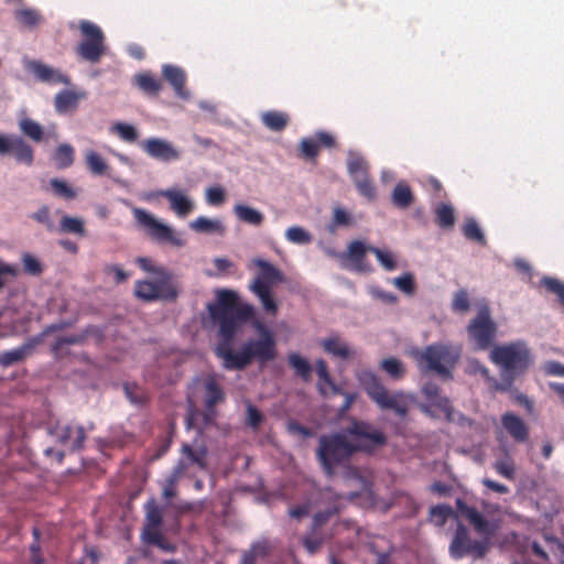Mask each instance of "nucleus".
<instances>
[{
    "mask_svg": "<svg viewBox=\"0 0 564 564\" xmlns=\"http://www.w3.org/2000/svg\"><path fill=\"white\" fill-rule=\"evenodd\" d=\"M15 20L28 29H32L42 22V15L36 9L25 8L14 12Z\"/></svg>",
    "mask_w": 564,
    "mask_h": 564,
    "instance_id": "obj_42",
    "label": "nucleus"
},
{
    "mask_svg": "<svg viewBox=\"0 0 564 564\" xmlns=\"http://www.w3.org/2000/svg\"><path fill=\"white\" fill-rule=\"evenodd\" d=\"M52 159L57 169H67L74 163L75 150L68 143L61 144L56 148Z\"/></svg>",
    "mask_w": 564,
    "mask_h": 564,
    "instance_id": "obj_40",
    "label": "nucleus"
},
{
    "mask_svg": "<svg viewBox=\"0 0 564 564\" xmlns=\"http://www.w3.org/2000/svg\"><path fill=\"white\" fill-rule=\"evenodd\" d=\"M392 204L401 209L410 207L414 200L410 186L405 183H398L391 195Z\"/></svg>",
    "mask_w": 564,
    "mask_h": 564,
    "instance_id": "obj_37",
    "label": "nucleus"
},
{
    "mask_svg": "<svg viewBox=\"0 0 564 564\" xmlns=\"http://www.w3.org/2000/svg\"><path fill=\"white\" fill-rule=\"evenodd\" d=\"M162 76L172 86L175 95L184 100L189 99L191 93L186 89V73L183 68L165 64L162 67Z\"/></svg>",
    "mask_w": 564,
    "mask_h": 564,
    "instance_id": "obj_22",
    "label": "nucleus"
},
{
    "mask_svg": "<svg viewBox=\"0 0 564 564\" xmlns=\"http://www.w3.org/2000/svg\"><path fill=\"white\" fill-rule=\"evenodd\" d=\"M22 263L24 272L30 275H40L43 272L42 263L31 253H23Z\"/></svg>",
    "mask_w": 564,
    "mask_h": 564,
    "instance_id": "obj_58",
    "label": "nucleus"
},
{
    "mask_svg": "<svg viewBox=\"0 0 564 564\" xmlns=\"http://www.w3.org/2000/svg\"><path fill=\"white\" fill-rule=\"evenodd\" d=\"M436 223L443 229H451L455 224V213L451 205L441 204L435 209Z\"/></svg>",
    "mask_w": 564,
    "mask_h": 564,
    "instance_id": "obj_48",
    "label": "nucleus"
},
{
    "mask_svg": "<svg viewBox=\"0 0 564 564\" xmlns=\"http://www.w3.org/2000/svg\"><path fill=\"white\" fill-rule=\"evenodd\" d=\"M134 295L145 302L156 300L174 301L178 295V290L173 281V275L164 274L155 278L154 281H137Z\"/></svg>",
    "mask_w": 564,
    "mask_h": 564,
    "instance_id": "obj_10",
    "label": "nucleus"
},
{
    "mask_svg": "<svg viewBox=\"0 0 564 564\" xmlns=\"http://www.w3.org/2000/svg\"><path fill=\"white\" fill-rule=\"evenodd\" d=\"M494 469L501 477L513 481L516 479V464L513 458L507 454L503 458L494 463Z\"/></svg>",
    "mask_w": 564,
    "mask_h": 564,
    "instance_id": "obj_47",
    "label": "nucleus"
},
{
    "mask_svg": "<svg viewBox=\"0 0 564 564\" xmlns=\"http://www.w3.org/2000/svg\"><path fill=\"white\" fill-rule=\"evenodd\" d=\"M454 516V511L451 506L437 505L430 509V521L436 527H443L447 519Z\"/></svg>",
    "mask_w": 564,
    "mask_h": 564,
    "instance_id": "obj_49",
    "label": "nucleus"
},
{
    "mask_svg": "<svg viewBox=\"0 0 564 564\" xmlns=\"http://www.w3.org/2000/svg\"><path fill=\"white\" fill-rule=\"evenodd\" d=\"M463 235L466 239L475 241L481 246L487 243L486 237L480 229L479 225L474 218L466 219L462 228Z\"/></svg>",
    "mask_w": 564,
    "mask_h": 564,
    "instance_id": "obj_46",
    "label": "nucleus"
},
{
    "mask_svg": "<svg viewBox=\"0 0 564 564\" xmlns=\"http://www.w3.org/2000/svg\"><path fill=\"white\" fill-rule=\"evenodd\" d=\"M137 263L139 267L144 270L145 272L152 273L155 276L164 275V274H171L167 270H165L163 267H155L152 264V261L148 258H138Z\"/></svg>",
    "mask_w": 564,
    "mask_h": 564,
    "instance_id": "obj_62",
    "label": "nucleus"
},
{
    "mask_svg": "<svg viewBox=\"0 0 564 564\" xmlns=\"http://www.w3.org/2000/svg\"><path fill=\"white\" fill-rule=\"evenodd\" d=\"M358 380L368 397L381 409L391 410L400 419H404L409 412V395L403 391L390 392L378 376L369 370L358 375Z\"/></svg>",
    "mask_w": 564,
    "mask_h": 564,
    "instance_id": "obj_3",
    "label": "nucleus"
},
{
    "mask_svg": "<svg viewBox=\"0 0 564 564\" xmlns=\"http://www.w3.org/2000/svg\"><path fill=\"white\" fill-rule=\"evenodd\" d=\"M31 70L41 82L50 84H70V79L67 75L41 62H32Z\"/></svg>",
    "mask_w": 564,
    "mask_h": 564,
    "instance_id": "obj_25",
    "label": "nucleus"
},
{
    "mask_svg": "<svg viewBox=\"0 0 564 564\" xmlns=\"http://www.w3.org/2000/svg\"><path fill=\"white\" fill-rule=\"evenodd\" d=\"M111 132L116 133L122 141L133 143L138 140L139 133L137 129L126 122H116L111 127Z\"/></svg>",
    "mask_w": 564,
    "mask_h": 564,
    "instance_id": "obj_50",
    "label": "nucleus"
},
{
    "mask_svg": "<svg viewBox=\"0 0 564 564\" xmlns=\"http://www.w3.org/2000/svg\"><path fill=\"white\" fill-rule=\"evenodd\" d=\"M20 131L34 142H42L45 138L43 127L30 118H23L19 121Z\"/></svg>",
    "mask_w": 564,
    "mask_h": 564,
    "instance_id": "obj_39",
    "label": "nucleus"
},
{
    "mask_svg": "<svg viewBox=\"0 0 564 564\" xmlns=\"http://www.w3.org/2000/svg\"><path fill=\"white\" fill-rule=\"evenodd\" d=\"M133 82L141 91L150 97H156L162 89L161 80L149 72L137 74Z\"/></svg>",
    "mask_w": 564,
    "mask_h": 564,
    "instance_id": "obj_32",
    "label": "nucleus"
},
{
    "mask_svg": "<svg viewBox=\"0 0 564 564\" xmlns=\"http://www.w3.org/2000/svg\"><path fill=\"white\" fill-rule=\"evenodd\" d=\"M31 218L35 221L43 224L46 226L47 230L52 231L54 229L53 221L50 216V208L46 205L40 207L35 213L31 215Z\"/></svg>",
    "mask_w": 564,
    "mask_h": 564,
    "instance_id": "obj_60",
    "label": "nucleus"
},
{
    "mask_svg": "<svg viewBox=\"0 0 564 564\" xmlns=\"http://www.w3.org/2000/svg\"><path fill=\"white\" fill-rule=\"evenodd\" d=\"M490 359L511 379L524 373L532 362L530 349L522 341L495 346Z\"/></svg>",
    "mask_w": 564,
    "mask_h": 564,
    "instance_id": "obj_5",
    "label": "nucleus"
},
{
    "mask_svg": "<svg viewBox=\"0 0 564 564\" xmlns=\"http://www.w3.org/2000/svg\"><path fill=\"white\" fill-rule=\"evenodd\" d=\"M466 332L475 350L484 351L492 347L497 337L498 325L491 317V310L487 303L479 305L478 312L470 319Z\"/></svg>",
    "mask_w": 564,
    "mask_h": 564,
    "instance_id": "obj_6",
    "label": "nucleus"
},
{
    "mask_svg": "<svg viewBox=\"0 0 564 564\" xmlns=\"http://www.w3.org/2000/svg\"><path fill=\"white\" fill-rule=\"evenodd\" d=\"M501 425L507 434L516 443H525L529 441L530 430L528 424L516 413L506 412L500 417Z\"/></svg>",
    "mask_w": 564,
    "mask_h": 564,
    "instance_id": "obj_20",
    "label": "nucleus"
},
{
    "mask_svg": "<svg viewBox=\"0 0 564 564\" xmlns=\"http://www.w3.org/2000/svg\"><path fill=\"white\" fill-rule=\"evenodd\" d=\"M470 307L469 296L466 290H458L453 297L452 308L455 312L466 313Z\"/></svg>",
    "mask_w": 564,
    "mask_h": 564,
    "instance_id": "obj_59",
    "label": "nucleus"
},
{
    "mask_svg": "<svg viewBox=\"0 0 564 564\" xmlns=\"http://www.w3.org/2000/svg\"><path fill=\"white\" fill-rule=\"evenodd\" d=\"M419 409L426 416L432 419H438L440 413L444 414L446 422L464 424L465 422L470 423V420L462 413H456L451 400L445 395H438L432 398L424 403L419 405Z\"/></svg>",
    "mask_w": 564,
    "mask_h": 564,
    "instance_id": "obj_15",
    "label": "nucleus"
},
{
    "mask_svg": "<svg viewBox=\"0 0 564 564\" xmlns=\"http://www.w3.org/2000/svg\"><path fill=\"white\" fill-rule=\"evenodd\" d=\"M58 230L62 234H73L79 237H85L87 235L84 219L68 215H64L61 218Z\"/></svg>",
    "mask_w": 564,
    "mask_h": 564,
    "instance_id": "obj_38",
    "label": "nucleus"
},
{
    "mask_svg": "<svg viewBox=\"0 0 564 564\" xmlns=\"http://www.w3.org/2000/svg\"><path fill=\"white\" fill-rule=\"evenodd\" d=\"M90 335L101 338L102 332L100 328H98L96 326H89L82 334H73L69 336L59 337L56 341V347H62L64 345L83 344L85 341V339Z\"/></svg>",
    "mask_w": 564,
    "mask_h": 564,
    "instance_id": "obj_41",
    "label": "nucleus"
},
{
    "mask_svg": "<svg viewBox=\"0 0 564 564\" xmlns=\"http://www.w3.org/2000/svg\"><path fill=\"white\" fill-rule=\"evenodd\" d=\"M254 263L260 269V272L253 281H260L262 284L269 286L283 282V273L270 262L257 259Z\"/></svg>",
    "mask_w": 564,
    "mask_h": 564,
    "instance_id": "obj_29",
    "label": "nucleus"
},
{
    "mask_svg": "<svg viewBox=\"0 0 564 564\" xmlns=\"http://www.w3.org/2000/svg\"><path fill=\"white\" fill-rule=\"evenodd\" d=\"M191 465L192 464L183 455H181L170 476L181 480L184 476H186Z\"/></svg>",
    "mask_w": 564,
    "mask_h": 564,
    "instance_id": "obj_64",
    "label": "nucleus"
},
{
    "mask_svg": "<svg viewBox=\"0 0 564 564\" xmlns=\"http://www.w3.org/2000/svg\"><path fill=\"white\" fill-rule=\"evenodd\" d=\"M397 503L404 508L403 516L406 518L415 517L421 509V505L409 494L399 495Z\"/></svg>",
    "mask_w": 564,
    "mask_h": 564,
    "instance_id": "obj_53",
    "label": "nucleus"
},
{
    "mask_svg": "<svg viewBox=\"0 0 564 564\" xmlns=\"http://www.w3.org/2000/svg\"><path fill=\"white\" fill-rule=\"evenodd\" d=\"M300 152H301V155L306 159V160H312V161H315L318 153H319V148H318V141H316V139L313 137V138H303L300 142Z\"/></svg>",
    "mask_w": 564,
    "mask_h": 564,
    "instance_id": "obj_54",
    "label": "nucleus"
},
{
    "mask_svg": "<svg viewBox=\"0 0 564 564\" xmlns=\"http://www.w3.org/2000/svg\"><path fill=\"white\" fill-rule=\"evenodd\" d=\"M30 349H31V347L29 345H23L15 349L6 350V351L1 352L0 354V366L10 367L14 364L22 361L26 357Z\"/></svg>",
    "mask_w": 564,
    "mask_h": 564,
    "instance_id": "obj_44",
    "label": "nucleus"
},
{
    "mask_svg": "<svg viewBox=\"0 0 564 564\" xmlns=\"http://www.w3.org/2000/svg\"><path fill=\"white\" fill-rule=\"evenodd\" d=\"M86 96L85 91L62 90L55 96V109L59 113L74 110L78 107L79 100L85 99Z\"/></svg>",
    "mask_w": 564,
    "mask_h": 564,
    "instance_id": "obj_30",
    "label": "nucleus"
},
{
    "mask_svg": "<svg viewBox=\"0 0 564 564\" xmlns=\"http://www.w3.org/2000/svg\"><path fill=\"white\" fill-rule=\"evenodd\" d=\"M78 28L84 39L75 48L77 56L91 64L98 63L106 52L102 30L88 20L79 21Z\"/></svg>",
    "mask_w": 564,
    "mask_h": 564,
    "instance_id": "obj_8",
    "label": "nucleus"
},
{
    "mask_svg": "<svg viewBox=\"0 0 564 564\" xmlns=\"http://www.w3.org/2000/svg\"><path fill=\"white\" fill-rule=\"evenodd\" d=\"M132 214L138 226L142 228L152 240L176 248L185 246V240L182 238L180 232L161 223L149 212L135 207L132 209Z\"/></svg>",
    "mask_w": 564,
    "mask_h": 564,
    "instance_id": "obj_7",
    "label": "nucleus"
},
{
    "mask_svg": "<svg viewBox=\"0 0 564 564\" xmlns=\"http://www.w3.org/2000/svg\"><path fill=\"white\" fill-rule=\"evenodd\" d=\"M367 252H369V246L360 240H354L349 243L347 251L341 254V259L348 260L356 272L368 273L372 271V267L367 261Z\"/></svg>",
    "mask_w": 564,
    "mask_h": 564,
    "instance_id": "obj_18",
    "label": "nucleus"
},
{
    "mask_svg": "<svg viewBox=\"0 0 564 564\" xmlns=\"http://www.w3.org/2000/svg\"><path fill=\"white\" fill-rule=\"evenodd\" d=\"M145 524L142 530V539L150 545H155L162 550H170V543L166 541L160 528L163 523V516L161 508L156 505L154 499H151L145 505Z\"/></svg>",
    "mask_w": 564,
    "mask_h": 564,
    "instance_id": "obj_12",
    "label": "nucleus"
},
{
    "mask_svg": "<svg viewBox=\"0 0 564 564\" xmlns=\"http://www.w3.org/2000/svg\"><path fill=\"white\" fill-rule=\"evenodd\" d=\"M189 227L196 231V232H203V234H219L224 235L225 232V226L223 223L218 219H209L204 216L197 217L195 220H193L189 224Z\"/></svg>",
    "mask_w": 564,
    "mask_h": 564,
    "instance_id": "obj_36",
    "label": "nucleus"
},
{
    "mask_svg": "<svg viewBox=\"0 0 564 564\" xmlns=\"http://www.w3.org/2000/svg\"><path fill=\"white\" fill-rule=\"evenodd\" d=\"M47 431L58 444L67 447L70 452L84 448L87 434L83 425L56 422L51 424Z\"/></svg>",
    "mask_w": 564,
    "mask_h": 564,
    "instance_id": "obj_13",
    "label": "nucleus"
},
{
    "mask_svg": "<svg viewBox=\"0 0 564 564\" xmlns=\"http://www.w3.org/2000/svg\"><path fill=\"white\" fill-rule=\"evenodd\" d=\"M288 113L276 110L265 111L261 115V122L271 131H283L289 124Z\"/></svg>",
    "mask_w": 564,
    "mask_h": 564,
    "instance_id": "obj_34",
    "label": "nucleus"
},
{
    "mask_svg": "<svg viewBox=\"0 0 564 564\" xmlns=\"http://www.w3.org/2000/svg\"><path fill=\"white\" fill-rule=\"evenodd\" d=\"M181 455H183L192 465L205 470L208 466L207 456L208 448L205 442L194 440L193 444L183 443L181 446Z\"/></svg>",
    "mask_w": 564,
    "mask_h": 564,
    "instance_id": "obj_23",
    "label": "nucleus"
},
{
    "mask_svg": "<svg viewBox=\"0 0 564 564\" xmlns=\"http://www.w3.org/2000/svg\"><path fill=\"white\" fill-rule=\"evenodd\" d=\"M347 434L335 433L323 435L318 440L316 456L324 471L332 476L335 468L347 464L357 453L355 444L347 440Z\"/></svg>",
    "mask_w": 564,
    "mask_h": 564,
    "instance_id": "obj_4",
    "label": "nucleus"
},
{
    "mask_svg": "<svg viewBox=\"0 0 564 564\" xmlns=\"http://www.w3.org/2000/svg\"><path fill=\"white\" fill-rule=\"evenodd\" d=\"M210 318L218 325L219 341L215 354L223 360L227 370H243L253 360L265 365L276 358V341L274 334L258 323L260 337L249 339L238 351L232 349L234 340L242 326L254 318L256 310L252 304L242 302L236 291L218 290L216 301L207 305Z\"/></svg>",
    "mask_w": 564,
    "mask_h": 564,
    "instance_id": "obj_1",
    "label": "nucleus"
},
{
    "mask_svg": "<svg viewBox=\"0 0 564 564\" xmlns=\"http://www.w3.org/2000/svg\"><path fill=\"white\" fill-rule=\"evenodd\" d=\"M393 285L406 295H413L415 292V280L412 273H404L393 279Z\"/></svg>",
    "mask_w": 564,
    "mask_h": 564,
    "instance_id": "obj_57",
    "label": "nucleus"
},
{
    "mask_svg": "<svg viewBox=\"0 0 564 564\" xmlns=\"http://www.w3.org/2000/svg\"><path fill=\"white\" fill-rule=\"evenodd\" d=\"M159 195L169 200L171 210L181 218L187 217L195 208L194 202L182 189L167 188L160 191Z\"/></svg>",
    "mask_w": 564,
    "mask_h": 564,
    "instance_id": "obj_19",
    "label": "nucleus"
},
{
    "mask_svg": "<svg viewBox=\"0 0 564 564\" xmlns=\"http://www.w3.org/2000/svg\"><path fill=\"white\" fill-rule=\"evenodd\" d=\"M289 366L294 370L295 375L300 377L304 382H308L312 379V366L297 352H291L288 355Z\"/></svg>",
    "mask_w": 564,
    "mask_h": 564,
    "instance_id": "obj_35",
    "label": "nucleus"
},
{
    "mask_svg": "<svg viewBox=\"0 0 564 564\" xmlns=\"http://www.w3.org/2000/svg\"><path fill=\"white\" fill-rule=\"evenodd\" d=\"M85 163L88 171L94 175H104L107 173L108 164L99 153L93 150L86 153Z\"/></svg>",
    "mask_w": 564,
    "mask_h": 564,
    "instance_id": "obj_45",
    "label": "nucleus"
},
{
    "mask_svg": "<svg viewBox=\"0 0 564 564\" xmlns=\"http://www.w3.org/2000/svg\"><path fill=\"white\" fill-rule=\"evenodd\" d=\"M319 346L325 352L340 359H349L354 354L347 343H345L338 335H333L322 339L319 341Z\"/></svg>",
    "mask_w": 564,
    "mask_h": 564,
    "instance_id": "obj_27",
    "label": "nucleus"
},
{
    "mask_svg": "<svg viewBox=\"0 0 564 564\" xmlns=\"http://www.w3.org/2000/svg\"><path fill=\"white\" fill-rule=\"evenodd\" d=\"M271 551V545L267 540L254 542L250 550L247 551L249 554H253V557L257 560V557H264L267 556Z\"/></svg>",
    "mask_w": 564,
    "mask_h": 564,
    "instance_id": "obj_63",
    "label": "nucleus"
},
{
    "mask_svg": "<svg viewBox=\"0 0 564 564\" xmlns=\"http://www.w3.org/2000/svg\"><path fill=\"white\" fill-rule=\"evenodd\" d=\"M226 399L225 390L218 382L216 376H208L204 380V404L206 408H216Z\"/></svg>",
    "mask_w": 564,
    "mask_h": 564,
    "instance_id": "obj_26",
    "label": "nucleus"
},
{
    "mask_svg": "<svg viewBox=\"0 0 564 564\" xmlns=\"http://www.w3.org/2000/svg\"><path fill=\"white\" fill-rule=\"evenodd\" d=\"M460 355L462 348L458 345L435 343L415 351L414 358L422 370L434 372L443 379H452Z\"/></svg>",
    "mask_w": 564,
    "mask_h": 564,
    "instance_id": "obj_2",
    "label": "nucleus"
},
{
    "mask_svg": "<svg viewBox=\"0 0 564 564\" xmlns=\"http://www.w3.org/2000/svg\"><path fill=\"white\" fill-rule=\"evenodd\" d=\"M347 169L358 193L365 198L373 200L377 196V191L369 176V165L367 161L360 155L351 154L347 162Z\"/></svg>",
    "mask_w": 564,
    "mask_h": 564,
    "instance_id": "obj_14",
    "label": "nucleus"
},
{
    "mask_svg": "<svg viewBox=\"0 0 564 564\" xmlns=\"http://www.w3.org/2000/svg\"><path fill=\"white\" fill-rule=\"evenodd\" d=\"M541 285L552 294H555L560 303L564 306V282L556 278L543 276L541 279Z\"/></svg>",
    "mask_w": 564,
    "mask_h": 564,
    "instance_id": "obj_52",
    "label": "nucleus"
},
{
    "mask_svg": "<svg viewBox=\"0 0 564 564\" xmlns=\"http://www.w3.org/2000/svg\"><path fill=\"white\" fill-rule=\"evenodd\" d=\"M141 148L150 158L162 162H172L181 158V151L163 139L150 138L143 140Z\"/></svg>",
    "mask_w": 564,
    "mask_h": 564,
    "instance_id": "obj_17",
    "label": "nucleus"
},
{
    "mask_svg": "<svg viewBox=\"0 0 564 564\" xmlns=\"http://www.w3.org/2000/svg\"><path fill=\"white\" fill-rule=\"evenodd\" d=\"M457 513L471 524L481 538H492L495 527L475 507L468 506L463 499H456Z\"/></svg>",
    "mask_w": 564,
    "mask_h": 564,
    "instance_id": "obj_16",
    "label": "nucleus"
},
{
    "mask_svg": "<svg viewBox=\"0 0 564 564\" xmlns=\"http://www.w3.org/2000/svg\"><path fill=\"white\" fill-rule=\"evenodd\" d=\"M234 214L240 221L257 227L261 226L264 220V215L260 210L243 204L235 205Z\"/></svg>",
    "mask_w": 564,
    "mask_h": 564,
    "instance_id": "obj_33",
    "label": "nucleus"
},
{
    "mask_svg": "<svg viewBox=\"0 0 564 564\" xmlns=\"http://www.w3.org/2000/svg\"><path fill=\"white\" fill-rule=\"evenodd\" d=\"M315 367H316V375L318 377V382H317L318 392L322 395L326 397L328 393L326 388H328L332 391V393H340L341 389L333 380V378L329 373L327 362L324 359H317L315 362Z\"/></svg>",
    "mask_w": 564,
    "mask_h": 564,
    "instance_id": "obj_28",
    "label": "nucleus"
},
{
    "mask_svg": "<svg viewBox=\"0 0 564 564\" xmlns=\"http://www.w3.org/2000/svg\"><path fill=\"white\" fill-rule=\"evenodd\" d=\"M380 367L393 380H400L405 376L404 364L398 358H386L381 361Z\"/></svg>",
    "mask_w": 564,
    "mask_h": 564,
    "instance_id": "obj_43",
    "label": "nucleus"
},
{
    "mask_svg": "<svg viewBox=\"0 0 564 564\" xmlns=\"http://www.w3.org/2000/svg\"><path fill=\"white\" fill-rule=\"evenodd\" d=\"M345 433L357 441V452L372 453L387 444L384 433L365 421L354 420Z\"/></svg>",
    "mask_w": 564,
    "mask_h": 564,
    "instance_id": "obj_11",
    "label": "nucleus"
},
{
    "mask_svg": "<svg viewBox=\"0 0 564 564\" xmlns=\"http://www.w3.org/2000/svg\"><path fill=\"white\" fill-rule=\"evenodd\" d=\"M369 252L373 253L377 257L380 264L387 271H393L397 268L395 259L390 251L382 250L373 246H369Z\"/></svg>",
    "mask_w": 564,
    "mask_h": 564,
    "instance_id": "obj_56",
    "label": "nucleus"
},
{
    "mask_svg": "<svg viewBox=\"0 0 564 564\" xmlns=\"http://www.w3.org/2000/svg\"><path fill=\"white\" fill-rule=\"evenodd\" d=\"M9 154H12L18 163L31 166L34 162L33 148L22 138L17 135Z\"/></svg>",
    "mask_w": 564,
    "mask_h": 564,
    "instance_id": "obj_31",
    "label": "nucleus"
},
{
    "mask_svg": "<svg viewBox=\"0 0 564 564\" xmlns=\"http://www.w3.org/2000/svg\"><path fill=\"white\" fill-rule=\"evenodd\" d=\"M490 539L473 540L468 529L463 523H458L449 544V554L455 560L465 556H471L475 560L482 558L490 549Z\"/></svg>",
    "mask_w": 564,
    "mask_h": 564,
    "instance_id": "obj_9",
    "label": "nucleus"
},
{
    "mask_svg": "<svg viewBox=\"0 0 564 564\" xmlns=\"http://www.w3.org/2000/svg\"><path fill=\"white\" fill-rule=\"evenodd\" d=\"M249 289L259 299L262 308L267 314L273 316L278 314L279 305L274 299L272 286L264 285L260 281H252Z\"/></svg>",
    "mask_w": 564,
    "mask_h": 564,
    "instance_id": "obj_24",
    "label": "nucleus"
},
{
    "mask_svg": "<svg viewBox=\"0 0 564 564\" xmlns=\"http://www.w3.org/2000/svg\"><path fill=\"white\" fill-rule=\"evenodd\" d=\"M217 417L216 408H206L204 411L191 408L186 415V429H195L197 435L202 437L204 431L215 424Z\"/></svg>",
    "mask_w": 564,
    "mask_h": 564,
    "instance_id": "obj_21",
    "label": "nucleus"
},
{
    "mask_svg": "<svg viewBox=\"0 0 564 564\" xmlns=\"http://www.w3.org/2000/svg\"><path fill=\"white\" fill-rule=\"evenodd\" d=\"M286 239L296 245H306L312 241V235L299 226L290 227L285 232Z\"/></svg>",
    "mask_w": 564,
    "mask_h": 564,
    "instance_id": "obj_55",
    "label": "nucleus"
},
{
    "mask_svg": "<svg viewBox=\"0 0 564 564\" xmlns=\"http://www.w3.org/2000/svg\"><path fill=\"white\" fill-rule=\"evenodd\" d=\"M206 200L209 205L218 206L225 202V191L220 186H213L206 191Z\"/></svg>",
    "mask_w": 564,
    "mask_h": 564,
    "instance_id": "obj_61",
    "label": "nucleus"
},
{
    "mask_svg": "<svg viewBox=\"0 0 564 564\" xmlns=\"http://www.w3.org/2000/svg\"><path fill=\"white\" fill-rule=\"evenodd\" d=\"M50 185L55 196L74 199L77 196L76 189H74L66 181L59 178H52Z\"/></svg>",
    "mask_w": 564,
    "mask_h": 564,
    "instance_id": "obj_51",
    "label": "nucleus"
}]
</instances>
